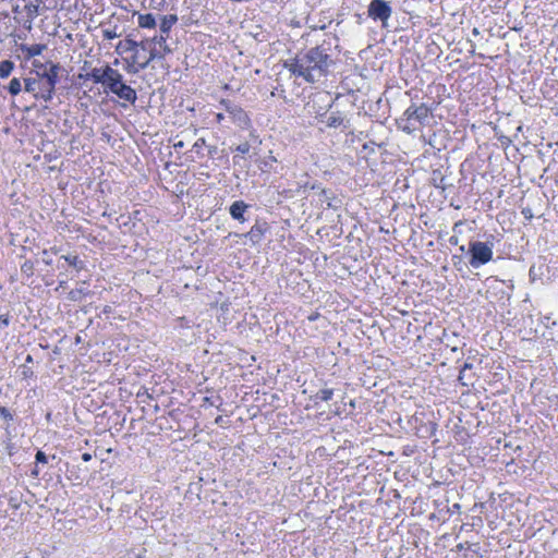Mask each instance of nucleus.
<instances>
[{
	"mask_svg": "<svg viewBox=\"0 0 558 558\" xmlns=\"http://www.w3.org/2000/svg\"><path fill=\"white\" fill-rule=\"evenodd\" d=\"M47 50L46 44H21L20 45V51L23 53V58L26 60H29L31 58H36L40 56L44 51Z\"/></svg>",
	"mask_w": 558,
	"mask_h": 558,
	"instance_id": "nucleus-10",
	"label": "nucleus"
},
{
	"mask_svg": "<svg viewBox=\"0 0 558 558\" xmlns=\"http://www.w3.org/2000/svg\"><path fill=\"white\" fill-rule=\"evenodd\" d=\"M220 105L222 108H225L226 112L229 113L232 123L236 124L243 130L251 125L250 116L246 114L241 106L233 104L230 99L227 98H222L220 100Z\"/></svg>",
	"mask_w": 558,
	"mask_h": 558,
	"instance_id": "nucleus-6",
	"label": "nucleus"
},
{
	"mask_svg": "<svg viewBox=\"0 0 558 558\" xmlns=\"http://www.w3.org/2000/svg\"><path fill=\"white\" fill-rule=\"evenodd\" d=\"M64 260L74 268L76 271H82L84 269V262L78 258L76 254H68L63 255Z\"/></svg>",
	"mask_w": 558,
	"mask_h": 558,
	"instance_id": "nucleus-13",
	"label": "nucleus"
},
{
	"mask_svg": "<svg viewBox=\"0 0 558 558\" xmlns=\"http://www.w3.org/2000/svg\"><path fill=\"white\" fill-rule=\"evenodd\" d=\"M32 375H33V372L31 369L23 371L24 378H29V377H32Z\"/></svg>",
	"mask_w": 558,
	"mask_h": 558,
	"instance_id": "nucleus-28",
	"label": "nucleus"
},
{
	"mask_svg": "<svg viewBox=\"0 0 558 558\" xmlns=\"http://www.w3.org/2000/svg\"><path fill=\"white\" fill-rule=\"evenodd\" d=\"M21 272L23 276L31 278L34 275V262L26 260L21 265Z\"/></svg>",
	"mask_w": 558,
	"mask_h": 558,
	"instance_id": "nucleus-18",
	"label": "nucleus"
},
{
	"mask_svg": "<svg viewBox=\"0 0 558 558\" xmlns=\"http://www.w3.org/2000/svg\"><path fill=\"white\" fill-rule=\"evenodd\" d=\"M320 314L319 312H312L308 317H307V320L310 322H315L319 318Z\"/></svg>",
	"mask_w": 558,
	"mask_h": 558,
	"instance_id": "nucleus-23",
	"label": "nucleus"
},
{
	"mask_svg": "<svg viewBox=\"0 0 558 558\" xmlns=\"http://www.w3.org/2000/svg\"><path fill=\"white\" fill-rule=\"evenodd\" d=\"M26 361H27V362H31V361H32V356H31V355H27Z\"/></svg>",
	"mask_w": 558,
	"mask_h": 558,
	"instance_id": "nucleus-35",
	"label": "nucleus"
},
{
	"mask_svg": "<svg viewBox=\"0 0 558 558\" xmlns=\"http://www.w3.org/2000/svg\"><path fill=\"white\" fill-rule=\"evenodd\" d=\"M246 208H247V205L243 201H235L230 206V215L232 216V218L234 220L244 222L245 221L244 213H245Z\"/></svg>",
	"mask_w": 558,
	"mask_h": 558,
	"instance_id": "nucleus-12",
	"label": "nucleus"
},
{
	"mask_svg": "<svg viewBox=\"0 0 558 558\" xmlns=\"http://www.w3.org/2000/svg\"><path fill=\"white\" fill-rule=\"evenodd\" d=\"M113 36H114V35H112V33H106V37H107V38H110V39H111V38H113Z\"/></svg>",
	"mask_w": 558,
	"mask_h": 558,
	"instance_id": "nucleus-34",
	"label": "nucleus"
},
{
	"mask_svg": "<svg viewBox=\"0 0 558 558\" xmlns=\"http://www.w3.org/2000/svg\"><path fill=\"white\" fill-rule=\"evenodd\" d=\"M215 118H216V123H220V124L225 120V116L222 113H217Z\"/></svg>",
	"mask_w": 558,
	"mask_h": 558,
	"instance_id": "nucleus-25",
	"label": "nucleus"
},
{
	"mask_svg": "<svg viewBox=\"0 0 558 558\" xmlns=\"http://www.w3.org/2000/svg\"><path fill=\"white\" fill-rule=\"evenodd\" d=\"M0 417L8 422L13 420L11 411L4 407H0Z\"/></svg>",
	"mask_w": 558,
	"mask_h": 558,
	"instance_id": "nucleus-20",
	"label": "nucleus"
},
{
	"mask_svg": "<svg viewBox=\"0 0 558 558\" xmlns=\"http://www.w3.org/2000/svg\"><path fill=\"white\" fill-rule=\"evenodd\" d=\"M156 24L151 14H142V27H151Z\"/></svg>",
	"mask_w": 558,
	"mask_h": 558,
	"instance_id": "nucleus-19",
	"label": "nucleus"
},
{
	"mask_svg": "<svg viewBox=\"0 0 558 558\" xmlns=\"http://www.w3.org/2000/svg\"><path fill=\"white\" fill-rule=\"evenodd\" d=\"M215 423H216V424H221V423H222V416H217V417L215 418Z\"/></svg>",
	"mask_w": 558,
	"mask_h": 558,
	"instance_id": "nucleus-32",
	"label": "nucleus"
},
{
	"mask_svg": "<svg viewBox=\"0 0 558 558\" xmlns=\"http://www.w3.org/2000/svg\"><path fill=\"white\" fill-rule=\"evenodd\" d=\"M184 147V143L182 141H179L177 143H174V148L178 149V148H183Z\"/></svg>",
	"mask_w": 558,
	"mask_h": 558,
	"instance_id": "nucleus-30",
	"label": "nucleus"
},
{
	"mask_svg": "<svg viewBox=\"0 0 558 558\" xmlns=\"http://www.w3.org/2000/svg\"><path fill=\"white\" fill-rule=\"evenodd\" d=\"M78 293L77 290L70 291L69 296L72 300H76V294Z\"/></svg>",
	"mask_w": 558,
	"mask_h": 558,
	"instance_id": "nucleus-29",
	"label": "nucleus"
},
{
	"mask_svg": "<svg viewBox=\"0 0 558 558\" xmlns=\"http://www.w3.org/2000/svg\"><path fill=\"white\" fill-rule=\"evenodd\" d=\"M392 10L385 0H372L368 5V16L374 21H380L383 24L391 17Z\"/></svg>",
	"mask_w": 558,
	"mask_h": 558,
	"instance_id": "nucleus-7",
	"label": "nucleus"
},
{
	"mask_svg": "<svg viewBox=\"0 0 558 558\" xmlns=\"http://www.w3.org/2000/svg\"><path fill=\"white\" fill-rule=\"evenodd\" d=\"M430 116L432 110L429 107H427V105H411L402 113L401 123L403 124L400 126L401 131L408 134L413 133L417 130L418 125H424L427 123Z\"/></svg>",
	"mask_w": 558,
	"mask_h": 558,
	"instance_id": "nucleus-4",
	"label": "nucleus"
},
{
	"mask_svg": "<svg viewBox=\"0 0 558 558\" xmlns=\"http://www.w3.org/2000/svg\"><path fill=\"white\" fill-rule=\"evenodd\" d=\"M33 66H35V76L24 80V90L31 93L35 99L49 102L56 95L60 65L52 61L41 63L35 60Z\"/></svg>",
	"mask_w": 558,
	"mask_h": 558,
	"instance_id": "nucleus-2",
	"label": "nucleus"
},
{
	"mask_svg": "<svg viewBox=\"0 0 558 558\" xmlns=\"http://www.w3.org/2000/svg\"><path fill=\"white\" fill-rule=\"evenodd\" d=\"M148 46H150V41H142V46H141L142 51L147 50Z\"/></svg>",
	"mask_w": 558,
	"mask_h": 558,
	"instance_id": "nucleus-27",
	"label": "nucleus"
},
{
	"mask_svg": "<svg viewBox=\"0 0 558 558\" xmlns=\"http://www.w3.org/2000/svg\"><path fill=\"white\" fill-rule=\"evenodd\" d=\"M469 368H472V364L464 363V366H463L462 371H460V374L463 373L464 371L469 369Z\"/></svg>",
	"mask_w": 558,
	"mask_h": 558,
	"instance_id": "nucleus-31",
	"label": "nucleus"
},
{
	"mask_svg": "<svg viewBox=\"0 0 558 558\" xmlns=\"http://www.w3.org/2000/svg\"><path fill=\"white\" fill-rule=\"evenodd\" d=\"M449 242H450V244H454V245L458 243L457 238H450Z\"/></svg>",
	"mask_w": 558,
	"mask_h": 558,
	"instance_id": "nucleus-33",
	"label": "nucleus"
},
{
	"mask_svg": "<svg viewBox=\"0 0 558 558\" xmlns=\"http://www.w3.org/2000/svg\"><path fill=\"white\" fill-rule=\"evenodd\" d=\"M23 12L26 14V17L28 21H34L37 19L39 14V7L41 3V0H23Z\"/></svg>",
	"mask_w": 558,
	"mask_h": 558,
	"instance_id": "nucleus-11",
	"label": "nucleus"
},
{
	"mask_svg": "<svg viewBox=\"0 0 558 558\" xmlns=\"http://www.w3.org/2000/svg\"><path fill=\"white\" fill-rule=\"evenodd\" d=\"M82 459L87 462L89 461L90 459H93V456L88 452H84L83 456H82Z\"/></svg>",
	"mask_w": 558,
	"mask_h": 558,
	"instance_id": "nucleus-26",
	"label": "nucleus"
},
{
	"mask_svg": "<svg viewBox=\"0 0 558 558\" xmlns=\"http://www.w3.org/2000/svg\"><path fill=\"white\" fill-rule=\"evenodd\" d=\"M469 264L473 268L481 267L482 265L492 262L493 259V245H488L482 241H474L469 243Z\"/></svg>",
	"mask_w": 558,
	"mask_h": 558,
	"instance_id": "nucleus-5",
	"label": "nucleus"
},
{
	"mask_svg": "<svg viewBox=\"0 0 558 558\" xmlns=\"http://www.w3.org/2000/svg\"><path fill=\"white\" fill-rule=\"evenodd\" d=\"M36 462L46 464L48 462V458L45 451H37L36 453Z\"/></svg>",
	"mask_w": 558,
	"mask_h": 558,
	"instance_id": "nucleus-21",
	"label": "nucleus"
},
{
	"mask_svg": "<svg viewBox=\"0 0 558 558\" xmlns=\"http://www.w3.org/2000/svg\"><path fill=\"white\" fill-rule=\"evenodd\" d=\"M8 90L11 94V96H17L20 92L22 90L21 81L17 77H13L11 82L9 83Z\"/></svg>",
	"mask_w": 558,
	"mask_h": 558,
	"instance_id": "nucleus-17",
	"label": "nucleus"
},
{
	"mask_svg": "<svg viewBox=\"0 0 558 558\" xmlns=\"http://www.w3.org/2000/svg\"><path fill=\"white\" fill-rule=\"evenodd\" d=\"M335 395V390L332 388H326L316 392L315 398L320 402L331 401Z\"/></svg>",
	"mask_w": 558,
	"mask_h": 558,
	"instance_id": "nucleus-15",
	"label": "nucleus"
},
{
	"mask_svg": "<svg viewBox=\"0 0 558 558\" xmlns=\"http://www.w3.org/2000/svg\"><path fill=\"white\" fill-rule=\"evenodd\" d=\"M235 150H236L238 153H241V154H243V155H244V154H246V153H248V151H250V144H248V143H243V144H241V145H238V146H236V148H235Z\"/></svg>",
	"mask_w": 558,
	"mask_h": 558,
	"instance_id": "nucleus-22",
	"label": "nucleus"
},
{
	"mask_svg": "<svg viewBox=\"0 0 558 558\" xmlns=\"http://www.w3.org/2000/svg\"><path fill=\"white\" fill-rule=\"evenodd\" d=\"M178 21V17L175 15H169L165 16L161 20L160 29L162 33H168L170 27L175 24Z\"/></svg>",
	"mask_w": 558,
	"mask_h": 558,
	"instance_id": "nucleus-16",
	"label": "nucleus"
},
{
	"mask_svg": "<svg viewBox=\"0 0 558 558\" xmlns=\"http://www.w3.org/2000/svg\"><path fill=\"white\" fill-rule=\"evenodd\" d=\"M77 78L93 81V83L101 85L105 93H111L124 101L133 104L136 99L135 89L123 83V75L111 64L95 66L86 74H77Z\"/></svg>",
	"mask_w": 558,
	"mask_h": 558,
	"instance_id": "nucleus-3",
	"label": "nucleus"
},
{
	"mask_svg": "<svg viewBox=\"0 0 558 558\" xmlns=\"http://www.w3.org/2000/svg\"><path fill=\"white\" fill-rule=\"evenodd\" d=\"M269 230L268 221H255L250 231L245 233V236L250 238L254 245L259 244Z\"/></svg>",
	"mask_w": 558,
	"mask_h": 558,
	"instance_id": "nucleus-9",
	"label": "nucleus"
},
{
	"mask_svg": "<svg viewBox=\"0 0 558 558\" xmlns=\"http://www.w3.org/2000/svg\"><path fill=\"white\" fill-rule=\"evenodd\" d=\"M205 145V140L204 138H198L196 140L195 144H194V147L198 148V147H202Z\"/></svg>",
	"mask_w": 558,
	"mask_h": 558,
	"instance_id": "nucleus-24",
	"label": "nucleus"
},
{
	"mask_svg": "<svg viewBox=\"0 0 558 558\" xmlns=\"http://www.w3.org/2000/svg\"><path fill=\"white\" fill-rule=\"evenodd\" d=\"M327 129L347 130L350 126L348 116L343 111L335 110L328 113L324 120Z\"/></svg>",
	"mask_w": 558,
	"mask_h": 558,
	"instance_id": "nucleus-8",
	"label": "nucleus"
},
{
	"mask_svg": "<svg viewBox=\"0 0 558 558\" xmlns=\"http://www.w3.org/2000/svg\"><path fill=\"white\" fill-rule=\"evenodd\" d=\"M14 69V63L10 60H2L0 62V77L7 78L11 75L12 71Z\"/></svg>",
	"mask_w": 558,
	"mask_h": 558,
	"instance_id": "nucleus-14",
	"label": "nucleus"
},
{
	"mask_svg": "<svg viewBox=\"0 0 558 558\" xmlns=\"http://www.w3.org/2000/svg\"><path fill=\"white\" fill-rule=\"evenodd\" d=\"M333 64V58L329 54V44L323 43L287 60L283 66L290 74L304 78L307 84H315L320 77L328 75Z\"/></svg>",
	"mask_w": 558,
	"mask_h": 558,
	"instance_id": "nucleus-1",
	"label": "nucleus"
},
{
	"mask_svg": "<svg viewBox=\"0 0 558 558\" xmlns=\"http://www.w3.org/2000/svg\"><path fill=\"white\" fill-rule=\"evenodd\" d=\"M231 1L240 2V1H248V0H231Z\"/></svg>",
	"mask_w": 558,
	"mask_h": 558,
	"instance_id": "nucleus-36",
	"label": "nucleus"
}]
</instances>
